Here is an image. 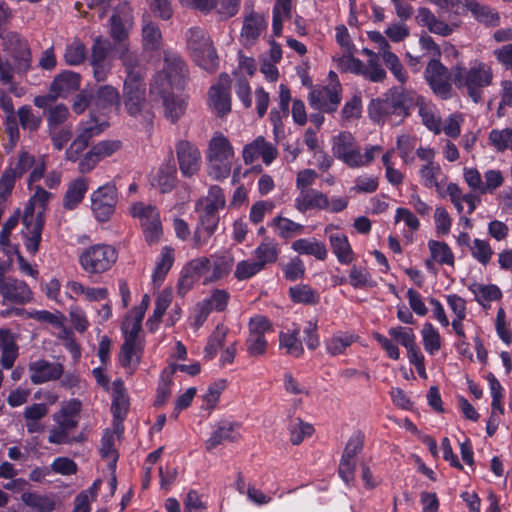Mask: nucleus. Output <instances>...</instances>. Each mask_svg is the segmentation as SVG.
Masks as SVG:
<instances>
[{"label": "nucleus", "mask_w": 512, "mask_h": 512, "mask_svg": "<svg viewBox=\"0 0 512 512\" xmlns=\"http://www.w3.org/2000/svg\"><path fill=\"white\" fill-rule=\"evenodd\" d=\"M2 39V50L6 59L0 56V82L9 84L10 91L15 92L14 75H25L32 64V54L26 39L16 32H5L0 34Z\"/></svg>", "instance_id": "1"}, {"label": "nucleus", "mask_w": 512, "mask_h": 512, "mask_svg": "<svg viewBox=\"0 0 512 512\" xmlns=\"http://www.w3.org/2000/svg\"><path fill=\"white\" fill-rule=\"evenodd\" d=\"M123 103L129 116L140 119L146 129L150 128L154 115L146 99V86L143 80H137L135 76L125 79Z\"/></svg>", "instance_id": "2"}, {"label": "nucleus", "mask_w": 512, "mask_h": 512, "mask_svg": "<svg viewBox=\"0 0 512 512\" xmlns=\"http://www.w3.org/2000/svg\"><path fill=\"white\" fill-rule=\"evenodd\" d=\"M453 81L458 88H466L468 96L478 103L482 99L484 87L491 84L492 73L484 64L466 69L461 65L452 68Z\"/></svg>", "instance_id": "3"}, {"label": "nucleus", "mask_w": 512, "mask_h": 512, "mask_svg": "<svg viewBox=\"0 0 512 512\" xmlns=\"http://www.w3.org/2000/svg\"><path fill=\"white\" fill-rule=\"evenodd\" d=\"M412 98L402 88H392L383 99L372 100L369 106L371 118L380 122L385 116L396 115L401 119L408 115Z\"/></svg>", "instance_id": "4"}, {"label": "nucleus", "mask_w": 512, "mask_h": 512, "mask_svg": "<svg viewBox=\"0 0 512 512\" xmlns=\"http://www.w3.org/2000/svg\"><path fill=\"white\" fill-rule=\"evenodd\" d=\"M187 46L200 67L209 72L216 71L218 56L206 31L198 27L190 28L187 32Z\"/></svg>", "instance_id": "5"}, {"label": "nucleus", "mask_w": 512, "mask_h": 512, "mask_svg": "<svg viewBox=\"0 0 512 512\" xmlns=\"http://www.w3.org/2000/svg\"><path fill=\"white\" fill-rule=\"evenodd\" d=\"M164 63L163 70L154 77L151 90L165 92V89H172L173 87L182 88V81L187 72L185 62L179 57L166 55Z\"/></svg>", "instance_id": "6"}, {"label": "nucleus", "mask_w": 512, "mask_h": 512, "mask_svg": "<svg viewBox=\"0 0 512 512\" xmlns=\"http://www.w3.org/2000/svg\"><path fill=\"white\" fill-rule=\"evenodd\" d=\"M116 260V250L110 245L91 246L80 256L82 267L90 273H102L107 271Z\"/></svg>", "instance_id": "7"}, {"label": "nucleus", "mask_w": 512, "mask_h": 512, "mask_svg": "<svg viewBox=\"0 0 512 512\" xmlns=\"http://www.w3.org/2000/svg\"><path fill=\"white\" fill-rule=\"evenodd\" d=\"M36 207L38 206L30 199L22 217V222L27 230L24 233L25 247L32 254H35L39 249L41 234L45 224L43 210L38 209L36 211Z\"/></svg>", "instance_id": "8"}, {"label": "nucleus", "mask_w": 512, "mask_h": 512, "mask_svg": "<svg viewBox=\"0 0 512 512\" xmlns=\"http://www.w3.org/2000/svg\"><path fill=\"white\" fill-rule=\"evenodd\" d=\"M452 71H449L439 59L432 58L424 71V77L435 95L448 99L452 91Z\"/></svg>", "instance_id": "9"}, {"label": "nucleus", "mask_w": 512, "mask_h": 512, "mask_svg": "<svg viewBox=\"0 0 512 512\" xmlns=\"http://www.w3.org/2000/svg\"><path fill=\"white\" fill-rule=\"evenodd\" d=\"M131 213L139 218L147 242L150 244L157 242L162 235V224L157 208L139 202L132 206Z\"/></svg>", "instance_id": "10"}, {"label": "nucleus", "mask_w": 512, "mask_h": 512, "mask_svg": "<svg viewBox=\"0 0 512 512\" xmlns=\"http://www.w3.org/2000/svg\"><path fill=\"white\" fill-rule=\"evenodd\" d=\"M118 202L115 185L106 184L99 187L91 195V209L100 222H106L115 211Z\"/></svg>", "instance_id": "11"}, {"label": "nucleus", "mask_w": 512, "mask_h": 512, "mask_svg": "<svg viewBox=\"0 0 512 512\" xmlns=\"http://www.w3.org/2000/svg\"><path fill=\"white\" fill-rule=\"evenodd\" d=\"M332 150L334 156L341 159L349 167L354 168L362 165L363 156L350 132H341L334 137Z\"/></svg>", "instance_id": "12"}, {"label": "nucleus", "mask_w": 512, "mask_h": 512, "mask_svg": "<svg viewBox=\"0 0 512 512\" xmlns=\"http://www.w3.org/2000/svg\"><path fill=\"white\" fill-rule=\"evenodd\" d=\"M176 155L184 177L191 178L198 173L201 167V153L194 144L186 140L179 141L176 144Z\"/></svg>", "instance_id": "13"}, {"label": "nucleus", "mask_w": 512, "mask_h": 512, "mask_svg": "<svg viewBox=\"0 0 512 512\" xmlns=\"http://www.w3.org/2000/svg\"><path fill=\"white\" fill-rule=\"evenodd\" d=\"M129 408L130 400L124 381L121 378H117L112 384L111 413L113 421L116 422L117 426H121L122 430H124L123 422L128 415Z\"/></svg>", "instance_id": "14"}, {"label": "nucleus", "mask_w": 512, "mask_h": 512, "mask_svg": "<svg viewBox=\"0 0 512 512\" xmlns=\"http://www.w3.org/2000/svg\"><path fill=\"white\" fill-rule=\"evenodd\" d=\"M29 371L31 382L39 385L60 379L64 373V367L58 362L39 359L29 363Z\"/></svg>", "instance_id": "15"}, {"label": "nucleus", "mask_w": 512, "mask_h": 512, "mask_svg": "<svg viewBox=\"0 0 512 512\" xmlns=\"http://www.w3.org/2000/svg\"><path fill=\"white\" fill-rule=\"evenodd\" d=\"M219 222L218 210L211 205H205L199 215V224L195 230L193 240L197 248L205 245L214 234Z\"/></svg>", "instance_id": "16"}, {"label": "nucleus", "mask_w": 512, "mask_h": 512, "mask_svg": "<svg viewBox=\"0 0 512 512\" xmlns=\"http://www.w3.org/2000/svg\"><path fill=\"white\" fill-rule=\"evenodd\" d=\"M230 84L229 75L223 73L219 77L218 84L210 88L209 98L211 105L220 117L225 116L231 111Z\"/></svg>", "instance_id": "17"}, {"label": "nucleus", "mask_w": 512, "mask_h": 512, "mask_svg": "<svg viewBox=\"0 0 512 512\" xmlns=\"http://www.w3.org/2000/svg\"><path fill=\"white\" fill-rule=\"evenodd\" d=\"M340 85L324 87L320 90H313L309 93V104L316 110L332 113L336 111L341 101L339 94Z\"/></svg>", "instance_id": "18"}, {"label": "nucleus", "mask_w": 512, "mask_h": 512, "mask_svg": "<svg viewBox=\"0 0 512 512\" xmlns=\"http://www.w3.org/2000/svg\"><path fill=\"white\" fill-rule=\"evenodd\" d=\"M129 7L127 2L119 4L115 9L114 14L110 18V36L114 40V49L119 48L121 44H128L129 30L126 27L124 20L127 21L129 17Z\"/></svg>", "instance_id": "19"}, {"label": "nucleus", "mask_w": 512, "mask_h": 512, "mask_svg": "<svg viewBox=\"0 0 512 512\" xmlns=\"http://www.w3.org/2000/svg\"><path fill=\"white\" fill-rule=\"evenodd\" d=\"M239 424L236 422L219 421L206 441V449L211 451L224 442H234L239 438Z\"/></svg>", "instance_id": "20"}, {"label": "nucleus", "mask_w": 512, "mask_h": 512, "mask_svg": "<svg viewBox=\"0 0 512 512\" xmlns=\"http://www.w3.org/2000/svg\"><path fill=\"white\" fill-rule=\"evenodd\" d=\"M211 267L207 257L192 260L183 270L182 279L178 288L190 287L198 283L200 278L207 276Z\"/></svg>", "instance_id": "21"}, {"label": "nucleus", "mask_w": 512, "mask_h": 512, "mask_svg": "<svg viewBox=\"0 0 512 512\" xmlns=\"http://www.w3.org/2000/svg\"><path fill=\"white\" fill-rule=\"evenodd\" d=\"M301 329L297 324H293L292 329L279 333V347L285 349V353L293 358H302L305 350L300 339Z\"/></svg>", "instance_id": "22"}, {"label": "nucleus", "mask_w": 512, "mask_h": 512, "mask_svg": "<svg viewBox=\"0 0 512 512\" xmlns=\"http://www.w3.org/2000/svg\"><path fill=\"white\" fill-rule=\"evenodd\" d=\"M143 350V344L123 342L119 353L120 365L128 369L130 374H133L141 362Z\"/></svg>", "instance_id": "23"}, {"label": "nucleus", "mask_w": 512, "mask_h": 512, "mask_svg": "<svg viewBox=\"0 0 512 512\" xmlns=\"http://www.w3.org/2000/svg\"><path fill=\"white\" fill-rule=\"evenodd\" d=\"M267 23L264 17L258 13H251L244 18L241 37L245 45L253 44L266 28Z\"/></svg>", "instance_id": "24"}, {"label": "nucleus", "mask_w": 512, "mask_h": 512, "mask_svg": "<svg viewBox=\"0 0 512 512\" xmlns=\"http://www.w3.org/2000/svg\"><path fill=\"white\" fill-rule=\"evenodd\" d=\"M154 181V185L159 188L161 193L171 192L177 183V169L175 163L169 160L162 164L154 177Z\"/></svg>", "instance_id": "25"}, {"label": "nucleus", "mask_w": 512, "mask_h": 512, "mask_svg": "<svg viewBox=\"0 0 512 512\" xmlns=\"http://www.w3.org/2000/svg\"><path fill=\"white\" fill-rule=\"evenodd\" d=\"M115 52L118 54L119 59L125 67L127 73L126 79L135 76L137 80H143L139 55L135 51L130 50L129 44H121L119 48H116Z\"/></svg>", "instance_id": "26"}, {"label": "nucleus", "mask_w": 512, "mask_h": 512, "mask_svg": "<svg viewBox=\"0 0 512 512\" xmlns=\"http://www.w3.org/2000/svg\"><path fill=\"white\" fill-rule=\"evenodd\" d=\"M358 336L348 332H338L332 337L325 339V350L332 357L346 353L353 343L357 342Z\"/></svg>", "instance_id": "27"}, {"label": "nucleus", "mask_w": 512, "mask_h": 512, "mask_svg": "<svg viewBox=\"0 0 512 512\" xmlns=\"http://www.w3.org/2000/svg\"><path fill=\"white\" fill-rule=\"evenodd\" d=\"M165 92L159 90H152L158 93L163 101L164 113L167 119L175 123L183 114L185 110V103L182 99L176 97L171 89H165Z\"/></svg>", "instance_id": "28"}, {"label": "nucleus", "mask_w": 512, "mask_h": 512, "mask_svg": "<svg viewBox=\"0 0 512 512\" xmlns=\"http://www.w3.org/2000/svg\"><path fill=\"white\" fill-rule=\"evenodd\" d=\"M142 44L146 51H158L163 46L160 28L149 18L143 19Z\"/></svg>", "instance_id": "29"}, {"label": "nucleus", "mask_w": 512, "mask_h": 512, "mask_svg": "<svg viewBox=\"0 0 512 512\" xmlns=\"http://www.w3.org/2000/svg\"><path fill=\"white\" fill-rule=\"evenodd\" d=\"M120 95L116 88L111 85H102L98 87L93 95V103L100 110H108L112 107L120 106Z\"/></svg>", "instance_id": "30"}, {"label": "nucleus", "mask_w": 512, "mask_h": 512, "mask_svg": "<svg viewBox=\"0 0 512 512\" xmlns=\"http://www.w3.org/2000/svg\"><path fill=\"white\" fill-rule=\"evenodd\" d=\"M49 412L45 403H33L24 410V418L26 421L27 431L29 433H39L44 427L40 424V420Z\"/></svg>", "instance_id": "31"}, {"label": "nucleus", "mask_w": 512, "mask_h": 512, "mask_svg": "<svg viewBox=\"0 0 512 512\" xmlns=\"http://www.w3.org/2000/svg\"><path fill=\"white\" fill-rule=\"evenodd\" d=\"M88 189V181L85 178H77L72 181L64 195L63 206L65 209L72 210L83 200Z\"/></svg>", "instance_id": "32"}, {"label": "nucleus", "mask_w": 512, "mask_h": 512, "mask_svg": "<svg viewBox=\"0 0 512 512\" xmlns=\"http://www.w3.org/2000/svg\"><path fill=\"white\" fill-rule=\"evenodd\" d=\"M80 75L72 71H64L57 75L50 86V91L56 95L77 90L79 88Z\"/></svg>", "instance_id": "33"}, {"label": "nucleus", "mask_w": 512, "mask_h": 512, "mask_svg": "<svg viewBox=\"0 0 512 512\" xmlns=\"http://www.w3.org/2000/svg\"><path fill=\"white\" fill-rule=\"evenodd\" d=\"M228 327L224 324H218L212 334L209 336L207 344L204 348V358L212 360L217 355L218 351L224 346L225 339L228 334Z\"/></svg>", "instance_id": "34"}, {"label": "nucleus", "mask_w": 512, "mask_h": 512, "mask_svg": "<svg viewBox=\"0 0 512 512\" xmlns=\"http://www.w3.org/2000/svg\"><path fill=\"white\" fill-rule=\"evenodd\" d=\"M21 500L26 506L38 512H52L55 509V501L52 497L37 492H24L21 495Z\"/></svg>", "instance_id": "35"}, {"label": "nucleus", "mask_w": 512, "mask_h": 512, "mask_svg": "<svg viewBox=\"0 0 512 512\" xmlns=\"http://www.w3.org/2000/svg\"><path fill=\"white\" fill-rule=\"evenodd\" d=\"M467 8L472 12L475 18L489 26H498L500 17L499 14L493 11L488 6L482 5L475 0H469L466 2Z\"/></svg>", "instance_id": "36"}, {"label": "nucleus", "mask_w": 512, "mask_h": 512, "mask_svg": "<svg viewBox=\"0 0 512 512\" xmlns=\"http://www.w3.org/2000/svg\"><path fill=\"white\" fill-rule=\"evenodd\" d=\"M329 239L333 253L336 255L339 262L344 264L352 262L353 251L347 237L344 234H333L330 235Z\"/></svg>", "instance_id": "37"}, {"label": "nucleus", "mask_w": 512, "mask_h": 512, "mask_svg": "<svg viewBox=\"0 0 512 512\" xmlns=\"http://www.w3.org/2000/svg\"><path fill=\"white\" fill-rule=\"evenodd\" d=\"M173 370L164 369L159 377V382L156 389V398L154 406L159 408L166 404L172 393L173 384Z\"/></svg>", "instance_id": "38"}, {"label": "nucleus", "mask_w": 512, "mask_h": 512, "mask_svg": "<svg viewBox=\"0 0 512 512\" xmlns=\"http://www.w3.org/2000/svg\"><path fill=\"white\" fill-rule=\"evenodd\" d=\"M232 157L233 148L226 137L220 135L211 139L208 159L231 160Z\"/></svg>", "instance_id": "39"}, {"label": "nucleus", "mask_w": 512, "mask_h": 512, "mask_svg": "<svg viewBox=\"0 0 512 512\" xmlns=\"http://www.w3.org/2000/svg\"><path fill=\"white\" fill-rule=\"evenodd\" d=\"M292 248L300 254L313 255L318 260H324L327 255L325 246L316 240L298 239L293 242Z\"/></svg>", "instance_id": "40"}, {"label": "nucleus", "mask_w": 512, "mask_h": 512, "mask_svg": "<svg viewBox=\"0 0 512 512\" xmlns=\"http://www.w3.org/2000/svg\"><path fill=\"white\" fill-rule=\"evenodd\" d=\"M173 260V250L169 247H164L161 253V260L157 263L152 274L154 286H160L163 283L166 274L172 267Z\"/></svg>", "instance_id": "41"}, {"label": "nucleus", "mask_w": 512, "mask_h": 512, "mask_svg": "<svg viewBox=\"0 0 512 512\" xmlns=\"http://www.w3.org/2000/svg\"><path fill=\"white\" fill-rule=\"evenodd\" d=\"M423 346L427 353L434 355L441 348V337L438 330L431 324L425 323L422 331Z\"/></svg>", "instance_id": "42"}, {"label": "nucleus", "mask_w": 512, "mask_h": 512, "mask_svg": "<svg viewBox=\"0 0 512 512\" xmlns=\"http://www.w3.org/2000/svg\"><path fill=\"white\" fill-rule=\"evenodd\" d=\"M315 429L312 424L297 418L290 427V441L293 445L301 444L305 438L311 437Z\"/></svg>", "instance_id": "43"}, {"label": "nucleus", "mask_w": 512, "mask_h": 512, "mask_svg": "<svg viewBox=\"0 0 512 512\" xmlns=\"http://www.w3.org/2000/svg\"><path fill=\"white\" fill-rule=\"evenodd\" d=\"M67 64L75 66L83 63L87 57V48L79 39H75L67 46L65 54Z\"/></svg>", "instance_id": "44"}, {"label": "nucleus", "mask_w": 512, "mask_h": 512, "mask_svg": "<svg viewBox=\"0 0 512 512\" xmlns=\"http://www.w3.org/2000/svg\"><path fill=\"white\" fill-rule=\"evenodd\" d=\"M256 263H261V269L268 263H273L277 260L278 250L273 241L265 240L261 243L255 251Z\"/></svg>", "instance_id": "45"}, {"label": "nucleus", "mask_w": 512, "mask_h": 512, "mask_svg": "<svg viewBox=\"0 0 512 512\" xmlns=\"http://www.w3.org/2000/svg\"><path fill=\"white\" fill-rule=\"evenodd\" d=\"M231 269H232V260L224 258V257L219 258L214 261L212 273L208 276H205L203 281L201 282V284L208 285V284L217 282L218 280L222 279L223 277L229 275Z\"/></svg>", "instance_id": "46"}, {"label": "nucleus", "mask_w": 512, "mask_h": 512, "mask_svg": "<svg viewBox=\"0 0 512 512\" xmlns=\"http://www.w3.org/2000/svg\"><path fill=\"white\" fill-rule=\"evenodd\" d=\"M364 434L361 431L354 432L348 439L341 458L356 460V456L364 448Z\"/></svg>", "instance_id": "47"}, {"label": "nucleus", "mask_w": 512, "mask_h": 512, "mask_svg": "<svg viewBox=\"0 0 512 512\" xmlns=\"http://www.w3.org/2000/svg\"><path fill=\"white\" fill-rule=\"evenodd\" d=\"M17 115L21 127L30 132L37 131L42 123L41 117L34 115L31 108L27 105L20 107L17 111Z\"/></svg>", "instance_id": "48"}, {"label": "nucleus", "mask_w": 512, "mask_h": 512, "mask_svg": "<svg viewBox=\"0 0 512 512\" xmlns=\"http://www.w3.org/2000/svg\"><path fill=\"white\" fill-rule=\"evenodd\" d=\"M227 386V381L220 379L211 385H209L207 392L203 395V401L206 405V409L213 410Z\"/></svg>", "instance_id": "49"}, {"label": "nucleus", "mask_w": 512, "mask_h": 512, "mask_svg": "<svg viewBox=\"0 0 512 512\" xmlns=\"http://www.w3.org/2000/svg\"><path fill=\"white\" fill-rule=\"evenodd\" d=\"M388 334L393 340L405 347L406 350L416 344V337L412 328L402 326L392 327L388 330Z\"/></svg>", "instance_id": "50"}, {"label": "nucleus", "mask_w": 512, "mask_h": 512, "mask_svg": "<svg viewBox=\"0 0 512 512\" xmlns=\"http://www.w3.org/2000/svg\"><path fill=\"white\" fill-rule=\"evenodd\" d=\"M489 141L498 151L512 150V129L492 130Z\"/></svg>", "instance_id": "51"}, {"label": "nucleus", "mask_w": 512, "mask_h": 512, "mask_svg": "<svg viewBox=\"0 0 512 512\" xmlns=\"http://www.w3.org/2000/svg\"><path fill=\"white\" fill-rule=\"evenodd\" d=\"M171 300L172 297L168 290H163V293L158 295L155 302L153 315L147 321V325L150 326V330H153V321H155L156 323H159L161 321V318L164 315L167 308L169 307Z\"/></svg>", "instance_id": "52"}, {"label": "nucleus", "mask_w": 512, "mask_h": 512, "mask_svg": "<svg viewBox=\"0 0 512 512\" xmlns=\"http://www.w3.org/2000/svg\"><path fill=\"white\" fill-rule=\"evenodd\" d=\"M111 50V43L107 38L98 36L94 39L91 49V63H105V59Z\"/></svg>", "instance_id": "53"}, {"label": "nucleus", "mask_w": 512, "mask_h": 512, "mask_svg": "<svg viewBox=\"0 0 512 512\" xmlns=\"http://www.w3.org/2000/svg\"><path fill=\"white\" fill-rule=\"evenodd\" d=\"M272 225L278 228L279 235L285 239L291 238L295 233H299L303 229L301 224L280 216L273 219Z\"/></svg>", "instance_id": "54"}, {"label": "nucleus", "mask_w": 512, "mask_h": 512, "mask_svg": "<svg viewBox=\"0 0 512 512\" xmlns=\"http://www.w3.org/2000/svg\"><path fill=\"white\" fill-rule=\"evenodd\" d=\"M3 304H26L33 299L32 290H0Z\"/></svg>", "instance_id": "55"}, {"label": "nucleus", "mask_w": 512, "mask_h": 512, "mask_svg": "<svg viewBox=\"0 0 512 512\" xmlns=\"http://www.w3.org/2000/svg\"><path fill=\"white\" fill-rule=\"evenodd\" d=\"M114 445L113 435L110 433H105L101 438L100 455L103 459L111 458V463L109 464L110 468H115L119 457Z\"/></svg>", "instance_id": "56"}, {"label": "nucleus", "mask_w": 512, "mask_h": 512, "mask_svg": "<svg viewBox=\"0 0 512 512\" xmlns=\"http://www.w3.org/2000/svg\"><path fill=\"white\" fill-rule=\"evenodd\" d=\"M249 334L266 335L274 331L273 324L269 318L264 315H256L249 320Z\"/></svg>", "instance_id": "57"}, {"label": "nucleus", "mask_w": 512, "mask_h": 512, "mask_svg": "<svg viewBox=\"0 0 512 512\" xmlns=\"http://www.w3.org/2000/svg\"><path fill=\"white\" fill-rule=\"evenodd\" d=\"M208 173L216 180L227 178L231 171V160L208 159Z\"/></svg>", "instance_id": "58"}, {"label": "nucleus", "mask_w": 512, "mask_h": 512, "mask_svg": "<svg viewBox=\"0 0 512 512\" xmlns=\"http://www.w3.org/2000/svg\"><path fill=\"white\" fill-rule=\"evenodd\" d=\"M356 460L341 458L338 466V476L346 486L351 487L355 482Z\"/></svg>", "instance_id": "59"}, {"label": "nucleus", "mask_w": 512, "mask_h": 512, "mask_svg": "<svg viewBox=\"0 0 512 512\" xmlns=\"http://www.w3.org/2000/svg\"><path fill=\"white\" fill-rule=\"evenodd\" d=\"M54 473L64 476L74 475L77 473L78 466L76 462L68 457H57L50 465Z\"/></svg>", "instance_id": "60"}, {"label": "nucleus", "mask_w": 512, "mask_h": 512, "mask_svg": "<svg viewBox=\"0 0 512 512\" xmlns=\"http://www.w3.org/2000/svg\"><path fill=\"white\" fill-rule=\"evenodd\" d=\"M429 248L432 254V257L440 262L450 264L453 261V255L451 253L450 248L446 243L438 242L435 240L429 241Z\"/></svg>", "instance_id": "61"}, {"label": "nucleus", "mask_w": 512, "mask_h": 512, "mask_svg": "<svg viewBox=\"0 0 512 512\" xmlns=\"http://www.w3.org/2000/svg\"><path fill=\"white\" fill-rule=\"evenodd\" d=\"M268 341L264 335L249 334L246 340L247 352L250 356H261L265 354Z\"/></svg>", "instance_id": "62"}, {"label": "nucleus", "mask_w": 512, "mask_h": 512, "mask_svg": "<svg viewBox=\"0 0 512 512\" xmlns=\"http://www.w3.org/2000/svg\"><path fill=\"white\" fill-rule=\"evenodd\" d=\"M69 115V111L66 105L57 104L50 107L47 111V122L49 128H56L57 126L64 123Z\"/></svg>", "instance_id": "63"}, {"label": "nucleus", "mask_w": 512, "mask_h": 512, "mask_svg": "<svg viewBox=\"0 0 512 512\" xmlns=\"http://www.w3.org/2000/svg\"><path fill=\"white\" fill-rule=\"evenodd\" d=\"M184 512H204L207 509V503L203 501L202 496L197 490H190L184 499Z\"/></svg>", "instance_id": "64"}]
</instances>
